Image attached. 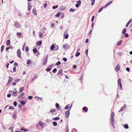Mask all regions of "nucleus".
I'll return each mask as SVG.
<instances>
[{
	"instance_id": "nucleus-18",
	"label": "nucleus",
	"mask_w": 132,
	"mask_h": 132,
	"mask_svg": "<svg viewBox=\"0 0 132 132\" xmlns=\"http://www.w3.org/2000/svg\"><path fill=\"white\" fill-rule=\"evenodd\" d=\"M55 48V46L54 45H51L50 47V50H53Z\"/></svg>"
},
{
	"instance_id": "nucleus-34",
	"label": "nucleus",
	"mask_w": 132,
	"mask_h": 132,
	"mask_svg": "<svg viewBox=\"0 0 132 132\" xmlns=\"http://www.w3.org/2000/svg\"><path fill=\"white\" fill-rule=\"evenodd\" d=\"M21 131H23V130H24V132L28 131L27 130L25 129L24 128H22V127L21 128Z\"/></svg>"
},
{
	"instance_id": "nucleus-3",
	"label": "nucleus",
	"mask_w": 132,
	"mask_h": 132,
	"mask_svg": "<svg viewBox=\"0 0 132 132\" xmlns=\"http://www.w3.org/2000/svg\"><path fill=\"white\" fill-rule=\"evenodd\" d=\"M70 109L69 110H68V111H66L65 113V117L66 118H68L70 114Z\"/></svg>"
},
{
	"instance_id": "nucleus-9",
	"label": "nucleus",
	"mask_w": 132,
	"mask_h": 132,
	"mask_svg": "<svg viewBox=\"0 0 132 132\" xmlns=\"http://www.w3.org/2000/svg\"><path fill=\"white\" fill-rule=\"evenodd\" d=\"M113 2V1H111L110 2L106 4L104 6V8H105L106 7H108V6L110 4H111V3H112V2Z\"/></svg>"
},
{
	"instance_id": "nucleus-44",
	"label": "nucleus",
	"mask_w": 132,
	"mask_h": 132,
	"mask_svg": "<svg viewBox=\"0 0 132 132\" xmlns=\"http://www.w3.org/2000/svg\"><path fill=\"white\" fill-rule=\"evenodd\" d=\"M57 69H53V72L54 73H55L57 71Z\"/></svg>"
},
{
	"instance_id": "nucleus-23",
	"label": "nucleus",
	"mask_w": 132,
	"mask_h": 132,
	"mask_svg": "<svg viewBox=\"0 0 132 132\" xmlns=\"http://www.w3.org/2000/svg\"><path fill=\"white\" fill-rule=\"evenodd\" d=\"M60 119V118L59 117H57L54 118L53 119L55 120H57Z\"/></svg>"
},
{
	"instance_id": "nucleus-38",
	"label": "nucleus",
	"mask_w": 132,
	"mask_h": 132,
	"mask_svg": "<svg viewBox=\"0 0 132 132\" xmlns=\"http://www.w3.org/2000/svg\"><path fill=\"white\" fill-rule=\"evenodd\" d=\"M59 105L58 103H56L55 104V106L57 108H59Z\"/></svg>"
},
{
	"instance_id": "nucleus-33",
	"label": "nucleus",
	"mask_w": 132,
	"mask_h": 132,
	"mask_svg": "<svg viewBox=\"0 0 132 132\" xmlns=\"http://www.w3.org/2000/svg\"><path fill=\"white\" fill-rule=\"evenodd\" d=\"M92 1L91 5H93L94 4L95 0H91Z\"/></svg>"
},
{
	"instance_id": "nucleus-15",
	"label": "nucleus",
	"mask_w": 132,
	"mask_h": 132,
	"mask_svg": "<svg viewBox=\"0 0 132 132\" xmlns=\"http://www.w3.org/2000/svg\"><path fill=\"white\" fill-rule=\"evenodd\" d=\"M131 20H130L126 24V27H127L129 25V24L131 21Z\"/></svg>"
},
{
	"instance_id": "nucleus-2",
	"label": "nucleus",
	"mask_w": 132,
	"mask_h": 132,
	"mask_svg": "<svg viewBox=\"0 0 132 132\" xmlns=\"http://www.w3.org/2000/svg\"><path fill=\"white\" fill-rule=\"evenodd\" d=\"M17 55L20 58H21V50L19 49L17 50Z\"/></svg>"
},
{
	"instance_id": "nucleus-10",
	"label": "nucleus",
	"mask_w": 132,
	"mask_h": 132,
	"mask_svg": "<svg viewBox=\"0 0 132 132\" xmlns=\"http://www.w3.org/2000/svg\"><path fill=\"white\" fill-rule=\"evenodd\" d=\"M32 12L33 14L35 15H36L37 14V12L35 9H33L32 11Z\"/></svg>"
},
{
	"instance_id": "nucleus-31",
	"label": "nucleus",
	"mask_w": 132,
	"mask_h": 132,
	"mask_svg": "<svg viewBox=\"0 0 132 132\" xmlns=\"http://www.w3.org/2000/svg\"><path fill=\"white\" fill-rule=\"evenodd\" d=\"M4 46L3 45H2L1 46V52H2L3 51V50H4Z\"/></svg>"
},
{
	"instance_id": "nucleus-40",
	"label": "nucleus",
	"mask_w": 132,
	"mask_h": 132,
	"mask_svg": "<svg viewBox=\"0 0 132 132\" xmlns=\"http://www.w3.org/2000/svg\"><path fill=\"white\" fill-rule=\"evenodd\" d=\"M57 124V123L56 122L54 121L53 122V125L55 126H56Z\"/></svg>"
},
{
	"instance_id": "nucleus-22",
	"label": "nucleus",
	"mask_w": 132,
	"mask_h": 132,
	"mask_svg": "<svg viewBox=\"0 0 132 132\" xmlns=\"http://www.w3.org/2000/svg\"><path fill=\"white\" fill-rule=\"evenodd\" d=\"M10 44V40H7L6 42V44L7 45H9Z\"/></svg>"
},
{
	"instance_id": "nucleus-35",
	"label": "nucleus",
	"mask_w": 132,
	"mask_h": 132,
	"mask_svg": "<svg viewBox=\"0 0 132 132\" xmlns=\"http://www.w3.org/2000/svg\"><path fill=\"white\" fill-rule=\"evenodd\" d=\"M114 113L113 112H112L111 113V118L114 117Z\"/></svg>"
},
{
	"instance_id": "nucleus-63",
	"label": "nucleus",
	"mask_w": 132,
	"mask_h": 132,
	"mask_svg": "<svg viewBox=\"0 0 132 132\" xmlns=\"http://www.w3.org/2000/svg\"><path fill=\"white\" fill-rule=\"evenodd\" d=\"M120 86V89H122V84L120 85H119Z\"/></svg>"
},
{
	"instance_id": "nucleus-42",
	"label": "nucleus",
	"mask_w": 132,
	"mask_h": 132,
	"mask_svg": "<svg viewBox=\"0 0 132 132\" xmlns=\"http://www.w3.org/2000/svg\"><path fill=\"white\" fill-rule=\"evenodd\" d=\"M58 7V5H56V6H53L52 8L53 9H55L57 8Z\"/></svg>"
},
{
	"instance_id": "nucleus-52",
	"label": "nucleus",
	"mask_w": 132,
	"mask_h": 132,
	"mask_svg": "<svg viewBox=\"0 0 132 132\" xmlns=\"http://www.w3.org/2000/svg\"><path fill=\"white\" fill-rule=\"evenodd\" d=\"M126 70L128 72L130 70L129 68L128 67L126 69Z\"/></svg>"
},
{
	"instance_id": "nucleus-29",
	"label": "nucleus",
	"mask_w": 132,
	"mask_h": 132,
	"mask_svg": "<svg viewBox=\"0 0 132 132\" xmlns=\"http://www.w3.org/2000/svg\"><path fill=\"white\" fill-rule=\"evenodd\" d=\"M24 93L21 94L20 95V98H22L23 97L24 95Z\"/></svg>"
},
{
	"instance_id": "nucleus-7",
	"label": "nucleus",
	"mask_w": 132,
	"mask_h": 132,
	"mask_svg": "<svg viewBox=\"0 0 132 132\" xmlns=\"http://www.w3.org/2000/svg\"><path fill=\"white\" fill-rule=\"evenodd\" d=\"M78 3L76 4V7H78L79 6V5H80L81 3V1L79 0L77 2Z\"/></svg>"
},
{
	"instance_id": "nucleus-25",
	"label": "nucleus",
	"mask_w": 132,
	"mask_h": 132,
	"mask_svg": "<svg viewBox=\"0 0 132 132\" xmlns=\"http://www.w3.org/2000/svg\"><path fill=\"white\" fill-rule=\"evenodd\" d=\"M126 29L125 28H124L123 30V31H122V33L123 34H124L126 33Z\"/></svg>"
},
{
	"instance_id": "nucleus-6",
	"label": "nucleus",
	"mask_w": 132,
	"mask_h": 132,
	"mask_svg": "<svg viewBox=\"0 0 132 132\" xmlns=\"http://www.w3.org/2000/svg\"><path fill=\"white\" fill-rule=\"evenodd\" d=\"M13 80V78H12L11 76H10L9 77V80L7 83V85H8L10 84Z\"/></svg>"
},
{
	"instance_id": "nucleus-1",
	"label": "nucleus",
	"mask_w": 132,
	"mask_h": 132,
	"mask_svg": "<svg viewBox=\"0 0 132 132\" xmlns=\"http://www.w3.org/2000/svg\"><path fill=\"white\" fill-rule=\"evenodd\" d=\"M48 58V56L47 55H46L44 60L43 62V65H45L47 63V60Z\"/></svg>"
},
{
	"instance_id": "nucleus-55",
	"label": "nucleus",
	"mask_w": 132,
	"mask_h": 132,
	"mask_svg": "<svg viewBox=\"0 0 132 132\" xmlns=\"http://www.w3.org/2000/svg\"><path fill=\"white\" fill-rule=\"evenodd\" d=\"M17 35H22V34L20 32H18L17 33Z\"/></svg>"
},
{
	"instance_id": "nucleus-36",
	"label": "nucleus",
	"mask_w": 132,
	"mask_h": 132,
	"mask_svg": "<svg viewBox=\"0 0 132 132\" xmlns=\"http://www.w3.org/2000/svg\"><path fill=\"white\" fill-rule=\"evenodd\" d=\"M61 14V13L60 12H58L57 14L56 15V16L57 17H59L60 15Z\"/></svg>"
},
{
	"instance_id": "nucleus-51",
	"label": "nucleus",
	"mask_w": 132,
	"mask_h": 132,
	"mask_svg": "<svg viewBox=\"0 0 132 132\" xmlns=\"http://www.w3.org/2000/svg\"><path fill=\"white\" fill-rule=\"evenodd\" d=\"M9 65V63H7L6 64L5 66L7 68H8Z\"/></svg>"
},
{
	"instance_id": "nucleus-24",
	"label": "nucleus",
	"mask_w": 132,
	"mask_h": 132,
	"mask_svg": "<svg viewBox=\"0 0 132 132\" xmlns=\"http://www.w3.org/2000/svg\"><path fill=\"white\" fill-rule=\"evenodd\" d=\"M21 104L22 105H24L26 104V102L25 101L23 100H22L21 102Z\"/></svg>"
},
{
	"instance_id": "nucleus-21",
	"label": "nucleus",
	"mask_w": 132,
	"mask_h": 132,
	"mask_svg": "<svg viewBox=\"0 0 132 132\" xmlns=\"http://www.w3.org/2000/svg\"><path fill=\"white\" fill-rule=\"evenodd\" d=\"M122 41L120 40L119 42H118L117 44V45L118 46L120 45L122 43Z\"/></svg>"
},
{
	"instance_id": "nucleus-61",
	"label": "nucleus",
	"mask_w": 132,
	"mask_h": 132,
	"mask_svg": "<svg viewBox=\"0 0 132 132\" xmlns=\"http://www.w3.org/2000/svg\"><path fill=\"white\" fill-rule=\"evenodd\" d=\"M128 35L127 34H126L125 35V37H128Z\"/></svg>"
},
{
	"instance_id": "nucleus-59",
	"label": "nucleus",
	"mask_w": 132,
	"mask_h": 132,
	"mask_svg": "<svg viewBox=\"0 0 132 132\" xmlns=\"http://www.w3.org/2000/svg\"><path fill=\"white\" fill-rule=\"evenodd\" d=\"M14 65L15 66H17L18 65V64L16 62H15L14 64Z\"/></svg>"
},
{
	"instance_id": "nucleus-56",
	"label": "nucleus",
	"mask_w": 132,
	"mask_h": 132,
	"mask_svg": "<svg viewBox=\"0 0 132 132\" xmlns=\"http://www.w3.org/2000/svg\"><path fill=\"white\" fill-rule=\"evenodd\" d=\"M63 60L64 61V62H66L67 61V59L66 58H63Z\"/></svg>"
},
{
	"instance_id": "nucleus-45",
	"label": "nucleus",
	"mask_w": 132,
	"mask_h": 132,
	"mask_svg": "<svg viewBox=\"0 0 132 132\" xmlns=\"http://www.w3.org/2000/svg\"><path fill=\"white\" fill-rule=\"evenodd\" d=\"M17 104V103L15 101L13 103V105L15 106H16Z\"/></svg>"
},
{
	"instance_id": "nucleus-39",
	"label": "nucleus",
	"mask_w": 132,
	"mask_h": 132,
	"mask_svg": "<svg viewBox=\"0 0 132 132\" xmlns=\"http://www.w3.org/2000/svg\"><path fill=\"white\" fill-rule=\"evenodd\" d=\"M9 109H14V107L13 106H10L9 107Z\"/></svg>"
},
{
	"instance_id": "nucleus-41",
	"label": "nucleus",
	"mask_w": 132,
	"mask_h": 132,
	"mask_svg": "<svg viewBox=\"0 0 132 132\" xmlns=\"http://www.w3.org/2000/svg\"><path fill=\"white\" fill-rule=\"evenodd\" d=\"M39 124L40 126H41L43 125V123L41 121H39Z\"/></svg>"
},
{
	"instance_id": "nucleus-14",
	"label": "nucleus",
	"mask_w": 132,
	"mask_h": 132,
	"mask_svg": "<svg viewBox=\"0 0 132 132\" xmlns=\"http://www.w3.org/2000/svg\"><path fill=\"white\" fill-rule=\"evenodd\" d=\"M121 80L120 78H119L118 81V85H121Z\"/></svg>"
},
{
	"instance_id": "nucleus-8",
	"label": "nucleus",
	"mask_w": 132,
	"mask_h": 132,
	"mask_svg": "<svg viewBox=\"0 0 132 132\" xmlns=\"http://www.w3.org/2000/svg\"><path fill=\"white\" fill-rule=\"evenodd\" d=\"M124 107H122L121 108L120 110L118 111V112H122L126 108V104H124Z\"/></svg>"
},
{
	"instance_id": "nucleus-4",
	"label": "nucleus",
	"mask_w": 132,
	"mask_h": 132,
	"mask_svg": "<svg viewBox=\"0 0 132 132\" xmlns=\"http://www.w3.org/2000/svg\"><path fill=\"white\" fill-rule=\"evenodd\" d=\"M120 65L118 64L115 68V70L116 72L120 70Z\"/></svg>"
},
{
	"instance_id": "nucleus-54",
	"label": "nucleus",
	"mask_w": 132,
	"mask_h": 132,
	"mask_svg": "<svg viewBox=\"0 0 132 132\" xmlns=\"http://www.w3.org/2000/svg\"><path fill=\"white\" fill-rule=\"evenodd\" d=\"M31 6H28V10L29 11H30L31 10Z\"/></svg>"
},
{
	"instance_id": "nucleus-37",
	"label": "nucleus",
	"mask_w": 132,
	"mask_h": 132,
	"mask_svg": "<svg viewBox=\"0 0 132 132\" xmlns=\"http://www.w3.org/2000/svg\"><path fill=\"white\" fill-rule=\"evenodd\" d=\"M80 53L79 52H77L76 53L75 55L76 56H78L80 55Z\"/></svg>"
},
{
	"instance_id": "nucleus-13",
	"label": "nucleus",
	"mask_w": 132,
	"mask_h": 132,
	"mask_svg": "<svg viewBox=\"0 0 132 132\" xmlns=\"http://www.w3.org/2000/svg\"><path fill=\"white\" fill-rule=\"evenodd\" d=\"M114 117L111 118V123H112V125H113L114 122Z\"/></svg>"
},
{
	"instance_id": "nucleus-43",
	"label": "nucleus",
	"mask_w": 132,
	"mask_h": 132,
	"mask_svg": "<svg viewBox=\"0 0 132 132\" xmlns=\"http://www.w3.org/2000/svg\"><path fill=\"white\" fill-rule=\"evenodd\" d=\"M29 48L28 46L26 47L25 48V50L27 52L29 51Z\"/></svg>"
},
{
	"instance_id": "nucleus-62",
	"label": "nucleus",
	"mask_w": 132,
	"mask_h": 132,
	"mask_svg": "<svg viewBox=\"0 0 132 132\" xmlns=\"http://www.w3.org/2000/svg\"><path fill=\"white\" fill-rule=\"evenodd\" d=\"M75 10H73L72 8H71L70 10L69 11L70 12H71V11H73Z\"/></svg>"
},
{
	"instance_id": "nucleus-58",
	"label": "nucleus",
	"mask_w": 132,
	"mask_h": 132,
	"mask_svg": "<svg viewBox=\"0 0 132 132\" xmlns=\"http://www.w3.org/2000/svg\"><path fill=\"white\" fill-rule=\"evenodd\" d=\"M16 70V67H15L13 68V72H15Z\"/></svg>"
},
{
	"instance_id": "nucleus-64",
	"label": "nucleus",
	"mask_w": 132,
	"mask_h": 132,
	"mask_svg": "<svg viewBox=\"0 0 132 132\" xmlns=\"http://www.w3.org/2000/svg\"><path fill=\"white\" fill-rule=\"evenodd\" d=\"M92 30H91L90 31H89V33L88 34L89 35H90L91 33H92Z\"/></svg>"
},
{
	"instance_id": "nucleus-47",
	"label": "nucleus",
	"mask_w": 132,
	"mask_h": 132,
	"mask_svg": "<svg viewBox=\"0 0 132 132\" xmlns=\"http://www.w3.org/2000/svg\"><path fill=\"white\" fill-rule=\"evenodd\" d=\"M31 62V61L30 60H28L27 62V63L28 64H29Z\"/></svg>"
},
{
	"instance_id": "nucleus-60",
	"label": "nucleus",
	"mask_w": 132,
	"mask_h": 132,
	"mask_svg": "<svg viewBox=\"0 0 132 132\" xmlns=\"http://www.w3.org/2000/svg\"><path fill=\"white\" fill-rule=\"evenodd\" d=\"M29 98L30 99V100H31V99H32V96H29Z\"/></svg>"
},
{
	"instance_id": "nucleus-20",
	"label": "nucleus",
	"mask_w": 132,
	"mask_h": 132,
	"mask_svg": "<svg viewBox=\"0 0 132 132\" xmlns=\"http://www.w3.org/2000/svg\"><path fill=\"white\" fill-rule=\"evenodd\" d=\"M33 52L34 53H36L37 52V48H34L33 50Z\"/></svg>"
},
{
	"instance_id": "nucleus-19",
	"label": "nucleus",
	"mask_w": 132,
	"mask_h": 132,
	"mask_svg": "<svg viewBox=\"0 0 132 132\" xmlns=\"http://www.w3.org/2000/svg\"><path fill=\"white\" fill-rule=\"evenodd\" d=\"M83 110L85 112H87V111L88 109L86 107H84L83 108Z\"/></svg>"
},
{
	"instance_id": "nucleus-48",
	"label": "nucleus",
	"mask_w": 132,
	"mask_h": 132,
	"mask_svg": "<svg viewBox=\"0 0 132 132\" xmlns=\"http://www.w3.org/2000/svg\"><path fill=\"white\" fill-rule=\"evenodd\" d=\"M37 77L36 75H34L33 77V80L34 79Z\"/></svg>"
},
{
	"instance_id": "nucleus-16",
	"label": "nucleus",
	"mask_w": 132,
	"mask_h": 132,
	"mask_svg": "<svg viewBox=\"0 0 132 132\" xmlns=\"http://www.w3.org/2000/svg\"><path fill=\"white\" fill-rule=\"evenodd\" d=\"M24 88V87H22L20 88L19 89V93H20L21 92H22V91L23 90Z\"/></svg>"
},
{
	"instance_id": "nucleus-53",
	"label": "nucleus",
	"mask_w": 132,
	"mask_h": 132,
	"mask_svg": "<svg viewBox=\"0 0 132 132\" xmlns=\"http://www.w3.org/2000/svg\"><path fill=\"white\" fill-rule=\"evenodd\" d=\"M47 6V4L46 3H45L44 4V8H45Z\"/></svg>"
},
{
	"instance_id": "nucleus-50",
	"label": "nucleus",
	"mask_w": 132,
	"mask_h": 132,
	"mask_svg": "<svg viewBox=\"0 0 132 132\" xmlns=\"http://www.w3.org/2000/svg\"><path fill=\"white\" fill-rule=\"evenodd\" d=\"M51 70V69L50 68H48L46 69V71H50Z\"/></svg>"
},
{
	"instance_id": "nucleus-5",
	"label": "nucleus",
	"mask_w": 132,
	"mask_h": 132,
	"mask_svg": "<svg viewBox=\"0 0 132 132\" xmlns=\"http://www.w3.org/2000/svg\"><path fill=\"white\" fill-rule=\"evenodd\" d=\"M67 31H66L64 32V37L65 39H67L69 37L68 34H67Z\"/></svg>"
},
{
	"instance_id": "nucleus-11",
	"label": "nucleus",
	"mask_w": 132,
	"mask_h": 132,
	"mask_svg": "<svg viewBox=\"0 0 132 132\" xmlns=\"http://www.w3.org/2000/svg\"><path fill=\"white\" fill-rule=\"evenodd\" d=\"M63 71L62 69H60L59 70V72L58 73V74L61 75Z\"/></svg>"
},
{
	"instance_id": "nucleus-30",
	"label": "nucleus",
	"mask_w": 132,
	"mask_h": 132,
	"mask_svg": "<svg viewBox=\"0 0 132 132\" xmlns=\"http://www.w3.org/2000/svg\"><path fill=\"white\" fill-rule=\"evenodd\" d=\"M103 8V7H101L100 8L98 11V12H99V13L102 10Z\"/></svg>"
},
{
	"instance_id": "nucleus-26",
	"label": "nucleus",
	"mask_w": 132,
	"mask_h": 132,
	"mask_svg": "<svg viewBox=\"0 0 132 132\" xmlns=\"http://www.w3.org/2000/svg\"><path fill=\"white\" fill-rule=\"evenodd\" d=\"M55 109H51L50 110V112L51 113H53L55 112Z\"/></svg>"
},
{
	"instance_id": "nucleus-49",
	"label": "nucleus",
	"mask_w": 132,
	"mask_h": 132,
	"mask_svg": "<svg viewBox=\"0 0 132 132\" xmlns=\"http://www.w3.org/2000/svg\"><path fill=\"white\" fill-rule=\"evenodd\" d=\"M88 49L86 50L85 52V53H86L87 56L88 55Z\"/></svg>"
},
{
	"instance_id": "nucleus-57",
	"label": "nucleus",
	"mask_w": 132,
	"mask_h": 132,
	"mask_svg": "<svg viewBox=\"0 0 132 132\" xmlns=\"http://www.w3.org/2000/svg\"><path fill=\"white\" fill-rule=\"evenodd\" d=\"M20 80V79H17L15 80V81L16 82H18Z\"/></svg>"
},
{
	"instance_id": "nucleus-46",
	"label": "nucleus",
	"mask_w": 132,
	"mask_h": 132,
	"mask_svg": "<svg viewBox=\"0 0 132 132\" xmlns=\"http://www.w3.org/2000/svg\"><path fill=\"white\" fill-rule=\"evenodd\" d=\"M60 64L61 62L60 61H58L57 63H56V65H57Z\"/></svg>"
},
{
	"instance_id": "nucleus-27",
	"label": "nucleus",
	"mask_w": 132,
	"mask_h": 132,
	"mask_svg": "<svg viewBox=\"0 0 132 132\" xmlns=\"http://www.w3.org/2000/svg\"><path fill=\"white\" fill-rule=\"evenodd\" d=\"M12 116L13 118L14 119H15L16 118L15 113H13V114Z\"/></svg>"
},
{
	"instance_id": "nucleus-12",
	"label": "nucleus",
	"mask_w": 132,
	"mask_h": 132,
	"mask_svg": "<svg viewBox=\"0 0 132 132\" xmlns=\"http://www.w3.org/2000/svg\"><path fill=\"white\" fill-rule=\"evenodd\" d=\"M12 92H13L12 93V95L14 96H17V91H16L15 92H14L13 91Z\"/></svg>"
},
{
	"instance_id": "nucleus-28",
	"label": "nucleus",
	"mask_w": 132,
	"mask_h": 132,
	"mask_svg": "<svg viewBox=\"0 0 132 132\" xmlns=\"http://www.w3.org/2000/svg\"><path fill=\"white\" fill-rule=\"evenodd\" d=\"M124 127L126 129H128V126L127 124H126L124 126Z\"/></svg>"
},
{
	"instance_id": "nucleus-32",
	"label": "nucleus",
	"mask_w": 132,
	"mask_h": 132,
	"mask_svg": "<svg viewBox=\"0 0 132 132\" xmlns=\"http://www.w3.org/2000/svg\"><path fill=\"white\" fill-rule=\"evenodd\" d=\"M70 106V105L69 104H68L67 105L65 108V109H67Z\"/></svg>"
},
{
	"instance_id": "nucleus-17",
	"label": "nucleus",
	"mask_w": 132,
	"mask_h": 132,
	"mask_svg": "<svg viewBox=\"0 0 132 132\" xmlns=\"http://www.w3.org/2000/svg\"><path fill=\"white\" fill-rule=\"evenodd\" d=\"M42 44V42L41 41H40L39 42H38L37 43V46H39L41 45Z\"/></svg>"
}]
</instances>
